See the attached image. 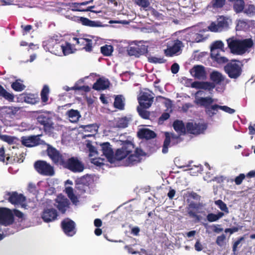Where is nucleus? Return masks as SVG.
Returning <instances> with one entry per match:
<instances>
[{"label": "nucleus", "instance_id": "13", "mask_svg": "<svg viewBox=\"0 0 255 255\" xmlns=\"http://www.w3.org/2000/svg\"><path fill=\"white\" fill-rule=\"evenodd\" d=\"M202 207L201 203H195L194 202H191L188 205L187 209V213L189 217L191 218L194 219L195 223L199 222L201 220V216L198 215L199 212V210Z\"/></svg>", "mask_w": 255, "mask_h": 255}, {"label": "nucleus", "instance_id": "45", "mask_svg": "<svg viewBox=\"0 0 255 255\" xmlns=\"http://www.w3.org/2000/svg\"><path fill=\"white\" fill-rule=\"evenodd\" d=\"M62 55L65 56L73 53L72 45L68 42L62 43Z\"/></svg>", "mask_w": 255, "mask_h": 255}, {"label": "nucleus", "instance_id": "60", "mask_svg": "<svg viewBox=\"0 0 255 255\" xmlns=\"http://www.w3.org/2000/svg\"><path fill=\"white\" fill-rule=\"evenodd\" d=\"M161 244L162 246L164 247L165 249H167L170 248V246H171V242L166 237H165L163 238Z\"/></svg>", "mask_w": 255, "mask_h": 255}, {"label": "nucleus", "instance_id": "31", "mask_svg": "<svg viewBox=\"0 0 255 255\" xmlns=\"http://www.w3.org/2000/svg\"><path fill=\"white\" fill-rule=\"evenodd\" d=\"M22 144L27 147H32L39 143V138L35 136L22 137Z\"/></svg>", "mask_w": 255, "mask_h": 255}, {"label": "nucleus", "instance_id": "37", "mask_svg": "<svg viewBox=\"0 0 255 255\" xmlns=\"http://www.w3.org/2000/svg\"><path fill=\"white\" fill-rule=\"evenodd\" d=\"M0 97H2L5 100L9 102L14 101V96L13 94L8 92L4 88L0 85Z\"/></svg>", "mask_w": 255, "mask_h": 255}, {"label": "nucleus", "instance_id": "17", "mask_svg": "<svg viewBox=\"0 0 255 255\" xmlns=\"http://www.w3.org/2000/svg\"><path fill=\"white\" fill-rule=\"evenodd\" d=\"M47 46L49 51L58 56L62 55V43L59 41L58 40L52 38L48 40Z\"/></svg>", "mask_w": 255, "mask_h": 255}, {"label": "nucleus", "instance_id": "4", "mask_svg": "<svg viewBox=\"0 0 255 255\" xmlns=\"http://www.w3.org/2000/svg\"><path fill=\"white\" fill-rule=\"evenodd\" d=\"M34 168L39 174L44 176H51L55 173L53 167L44 160L36 161L34 163Z\"/></svg>", "mask_w": 255, "mask_h": 255}, {"label": "nucleus", "instance_id": "49", "mask_svg": "<svg viewBox=\"0 0 255 255\" xmlns=\"http://www.w3.org/2000/svg\"><path fill=\"white\" fill-rule=\"evenodd\" d=\"M141 107H137V111L141 118L143 119H148L150 117V112Z\"/></svg>", "mask_w": 255, "mask_h": 255}, {"label": "nucleus", "instance_id": "39", "mask_svg": "<svg viewBox=\"0 0 255 255\" xmlns=\"http://www.w3.org/2000/svg\"><path fill=\"white\" fill-rule=\"evenodd\" d=\"M49 93V88L47 85H44L40 93L41 101L45 105L47 104L48 101V95Z\"/></svg>", "mask_w": 255, "mask_h": 255}, {"label": "nucleus", "instance_id": "15", "mask_svg": "<svg viewBox=\"0 0 255 255\" xmlns=\"http://www.w3.org/2000/svg\"><path fill=\"white\" fill-rule=\"evenodd\" d=\"M181 141L182 139L180 136L172 134L171 136L169 132H166L165 133V139L163 142L162 152L163 153H167L170 142L172 143V145H174L180 142Z\"/></svg>", "mask_w": 255, "mask_h": 255}, {"label": "nucleus", "instance_id": "61", "mask_svg": "<svg viewBox=\"0 0 255 255\" xmlns=\"http://www.w3.org/2000/svg\"><path fill=\"white\" fill-rule=\"evenodd\" d=\"M73 39L74 41H76V43L77 45H79L80 46H83L84 47L85 43L86 42L87 38L73 37Z\"/></svg>", "mask_w": 255, "mask_h": 255}, {"label": "nucleus", "instance_id": "29", "mask_svg": "<svg viewBox=\"0 0 255 255\" xmlns=\"http://www.w3.org/2000/svg\"><path fill=\"white\" fill-rule=\"evenodd\" d=\"M21 98L25 103L32 105H35L39 102L38 96L33 94L23 93L21 95Z\"/></svg>", "mask_w": 255, "mask_h": 255}, {"label": "nucleus", "instance_id": "18", "mask_svg": "<svg viewBox=\"0 0 255 255\" xmlns=\"http://www.w3.org/2000/svg\"><path fill=\"white\" fill-rule=\"evenodd\" d=\"M127 51L129 55L139 57L140 55L147 53L148 46L143 44L135 45L129 47Z\"/></svg>", "mask_w": 255, "mask_h": 255}, {"label": "nucleus", "instance_id": "1", "mask_svg": "<svg viewBox=\"0 0 255 255\" xmlns=\"http://www.w3.org/2000/svg\"><path fill=\"white\" fill-rule=\"evenodd\" d=\"M227 42L231 52L238 55L245 54L255 46V42L251 38L239 39L233 36L227 39Z\"/></svg>", "mask_w": 255, "mask_h": 255}, {"label": "nucleus", "instance_id": "30", "mask_svg": "<svg viewBox=\"0 0 255 255\" xmlns=\"http://www.w3.org/2000/svg\"><path fill=\"white\" fill-rule=\"evenodd\" d=\"M214 102V99L210 97H201L196 99L195 103L201 107L205 108V110L207 109Z\"/></svg>", "mask_w": 255, "mask_h": 255}, {"label": "nucleus", "instance_id": "55", "mask_svg": "<svg viewBox=\"0 0 255 255\" xmlns=\"http://www.w3.org/2000/svg\"><path fill=\"white\" fill-rule=\"evenodd\" d=\"M135 3L143 8H146L150 5V2L148 0H134Z\"/></svg>", "mask_w": 255, "mask_h": 255}, {"label": "nucleus", "instance_id": "46", "mask_svg": "<svg viewBox=\"0 0 255 255\" xmlns=\"http://www.w3.org/2000/svg\"><path fill=\"white\" fill-rule=\"evenodd\" d=\"M249 16H253L255 15V6L254 4H247L245 6L243 11Z\"/></svg>", "mask_w": 255, "mask_h": 255}, {"label": "nucleus", "instance_id": "28", "mask_svg": "<svg viewBox=\"0 0 255 255\" xmlns=\"http://www.w3.org/2000/svg\"><path fill=\"white\" fill-rule=\"evenodd\" d=\"M181 43L180 41L177 40L172 46H170L164 50V54L166 56L171 57L176 54L181 49L180 45Z\"/></svg>", "mask_w": 255, "mask_h": 255}, {"label": "nucleus", "instance_id": "2", "mask_svg": "<svg viewBox=\"0 0 255 255\" xmlns=\"http://www.w3.org/2000/svg\"><path fill=\"white\" fill-rule=\"evenodd\" d=\"M134 149V144L129 141H126L123 142L121 148H118L114 153L112 160L113 163L117 161H121L126 158Z\"/></svg>", "mask_w": 255, "mask_h": 255}, {"label": "nucleus", "instance_id": "24", "mask_svg": "<svg viewBox=\"0 0 255 255\" xmlns=\"http://www.w3.org/2000/svg\"><path fill=\"white\" fill-rule=\"evenodd\" d=\"M191 87L197 89H204L210 91L215 87V85L209 82L195 81L191 84Z\"/></svg>", "mask_w": 255, "mask_h": 255}, {"label": "nucleus", "instance_id": "38", "mask_svg": "<svg viewBox=\"0 0 255 255\" xmlns=\"http://www.w3.org/2000/svg\"><path fill=\"white\" fill-rule=\"evenodd\" d=\"M226 0H212L210 2L209 6L213 9H221L225 5Z\"/></svg>", "mask_w": 255, "mask_h": 255}, {"label": "nucleus", "instance_id": "58", "mask_svg": "<svg viewBox=\"0 0 255 255\" xmlns=\"http://www.w3.org/2000/svg\"><path fill=\"white\" fill-rule=\"evenodd\" d=\"M24 159V154L23 153H21L20 154H19L18 155L16 153L15 155L13 156V160L14 162L21 163L23 161Z\"/></svg>", "mask_w": 255, "mask_h": 255}, {"label": "nucleus", "instance_id": "19", "mask_svg": "<svg viewBox=\"0 0 255 255\" xmlns=\"http://www.w3.org/2000/svg\"><path fill=\"white\" fill-rule=\"evenodd\" d=\"M58 213L54 208H45L41 213V217L44 222L49 223L57 219Z\"/></svg>", "mask_w": 255, "mask_h": 255}, {"label": "nucleus", "instance_id": "5", "mask_svg": "<svg viewBox=\"0 0 255 255\" xmlns=\"http://www.w3.org/2000/svg\"><path fill=\"white\" fill-rule=\"evenodd\" d=\"M208 128L205 122H188L186 123L187 133L198 135L204 134Z\"/></svg>", "mask_w": 255, "mask_h": 255}, {"label": "nucleus", "instance_id": "57", "mask_svg": "<svg viewBox=\"0 0 255 255\" xmlns=\"http://www.w3.org/2000/svg\"><path fill=\"white\" fill-rule=\"evenodd\" d=\"M71 89L74 90H82L85 92H89L91 88L88 86H78L77 85H75L74 87L71 88Z\"/></svg>", "mask_w": 255, "mask_h": 255}, {"label": "nucleus", "instance_id": "51", "mask_svg": "<svg viewBox=\"0 0 255 255\" xmlns=\"http://www.w3.org/2000/svg\"><path fill=\"white\" fill-rule=\"evenodd\" d=\"M11 86V88L12 89H13L14 91H17V92L22 91L25 88V85H24L23 84L18 82L17 80L13 82L12 83Z\"/></svg>", "mask_w": 255, "mask_h": 255}, {"label": "nucleus", "instance_id": "44", "mask_svg": "<svg viewBox=\"0 0 255 255\" xmlns=\"http://www.w3.org/2000/svg\"><path fill=\"white\" fill-rule=\"evenodd\" d=\"M224 215V213L219 212L217 214L209 213L207 216V219L210 222H213L218 221Z\"/></svg>", "mask_w": 255, "mask_h": 255}, {"label": "nucleus", "instance_id": "64", "mask_svg": "<svg viewBox=\"0 0 255 255\" xmlns=\"http://www.w3.org/2000/svg\"><path fill=\"white\" fill-rule=\"evenodd\" d=\"M245 239L244 237H241L238 239V240L234 242L233 245V251L235 252L237 251V248L239 245L241 243L242 241H244Z\"/></svg>", "mask_w": 255, "mask_h": 255}, {"label": "nucleus", "instance_id": "47", "mask_svg": "<svg viewBox=\"0 0 255 255\" xmlns=\"http://www.w3.org/2000/svg\"><path fill=\"white\" fill-rule=\"evenodd\" d=\"M139 157H137L136 154L134 153L131 154L130 153L128 155V157L126 163L125 164L126 166H129L130 165H133L135 162H137L139 161Z\"/></svg>", "mask_w": 255, "mask_h": 255}, {"label": "nucleus", "instance_id": "6", "mask_svg": "<svg viewBox=\"0 0 255 255\" xmlns=\"http://www.w3.org/2000/svg\"><path fill=\"white\" fill-rule=\"evenodd\" d=\"M237 60H233L228 63L224 67V70L231 79H237L242 74V68L241 65L237 63Z\"/></svg>", "mask_w": 255, "mask_h": 255}, {"label": "nucleus", "instance_id": "3", "mask_svg": "<svg viewBox=\"0 0 255 255\" xmlns=\"http://www.w3.org/2000/svg\"><path fill=\"white\" fill-rule=\"evenodd\" d=\"M62 166L73 172H81L84 169V165L77 157H71L65 159Z\"/></svg>", "mask_w": 255, "mask_h": 255}, {"label": "nucleus", "instance_id": "40", "mask_svg": "<svg viewBox=\"0 0 255 255\" xmlns=\"http://www.w3.org/2000/svg\"><path fill=\"white\" fill-rule=\"evenodd\" d=\"M219 110H221V106L214 104L211 105L207 109L205 110V111L207 115L212 117L217 114Z\"/></svg>", "mask_w": 255, "mask_h": 255}, {"label": "nucleus", "instance_id": "50", "mask_svg": "<svg viewBox=\"0 0 255 255\" xmlns=\"http://www.w3.org/2000/svg\"><path fill=\"white\" fill-rule=\"evenodd\" d=\"M215 204L220 208V209L224 212L226 214H228L229 211L227 205L221 200H218L215 201Z\"/></svg>", "mask_w": 255, "mask_h": 255}, {"label": "nucleus", "instance_id": "25", "mask_svg": "<svg viewBox=\"0 0 255 255\" xmlns=\"http://www.w3.org/2000/svg\"><path fill=\"white\" fill-rule=\"evenodd\" d=\"M76 20L78 22L82 23L83 25L91 27H97L102 26L101 22L99 21L91 20L88 18L84 17H76Z\"/></svg>", "mask_w": 255, "mask_h": 255}, {"label": "nucleus", "instance_id": "56", "mask_svg": "<svg viewBox=\"0 0 255 255\" xmlns=\"http://www.w3.org/2000/svg\"><path fill=\"white\" fill-rule=\"evenodd\" d=\"M226 240V236L224 234H222L221 236L217 237L216 241V243L220 247H222L224 245Z\"/></svg>", "mask_w": 255, "mask_h": 255}, {"label": "nucleus", "instance_id": "53", "mask_svg": "<svg viewBox=\"0 0 255 255\" xmlns=\"http://www.w3.org/2000/svg\"><path fill=\"white\" fill-rule=\"evenodd\" d=\"M0 139L2 141L8 143L9 144H12L14 142L15 138L13 136L5 134L3 136H0Z\"/></svg>", "mask_w": 255, "mask_h": 255}, {"label": "nucleus", "instance_id": "14", "mask_svg": "<svg viewBox=\"0 0 255 255\" xmlns=\"http://www.w3.org/2000/svg\"><path fill=\"white\" fill-rule=\"evenodd\" d=\"M70 204L69 200L64 195L60 194L57 196L55 200L54 206L61 214H63L69 208Z\"/></svg>", "mask_w": 255, "mask_h": 255}, {"label": "nucleus", "instance_id": "7", "mask_svg": "<svg viewBox=\"0 0 255 255\" xmlns=\"http://www.w3.org/2000/svg\"><path fill=\"white\" fill-rule=\"evenodd\" d=\"M46 151L48 156L54 164L62 166L66 157L65 155L61 154L59 150L49 144Z\"/></svg>", "mask_w": 255, "mask_h": 255}, {"label": "nucleus", "instance_id": "12", "mask_svg": "<svg viewBox=\"0 0 255 255\" xmlns=\"http://www.w3.org/2000/svg\"><path fill=\"white\" fill-rule=\"evenodd\" d=\"M4 198L14 205H23L26 200L25 197L23 194H18L16 191L6 192Z\"/></svg>", "mask_w": 255, "mask_h": 255}, {"label": "nucleus", "instance_id": "23", "mask_svg": "<svg viewBox=\"0 0 255 255\" xmlns=\"http://www.w3.org/2000/svg\"><path fill=\"white\" fill-rule=\"evenodd\" d=\"M14 114L15 113L11 107H3L0 113V119L3 123H5L6 121H9V119H11Z\"/></svg>", "mask_w": 255, "mask_h": 255}, {"label": "nucleus", "instance_id": "34", "mask_svg": "<svg viewBox=\"0 0 255 255\" xmlns=\"http://www.w3.org/2000/svg\"><path fill=\"white\" fill-rule=\"evenodd\" d=\"M224 43L222 41H215L211 46V53L216 56L218 52H224Z\"/></svg>", "mask_w": 255, "mask_h": 255}, {"label": "nucleus", "instance_id": "32", "mask_svg": "<svg viewBox=\"0 0 255 255\" xmlns=\"http://www.w3.org/2000/svg\"><path fill=\"white\" fill-rule=\"evenodd\" d=\"M174 129L180 135H184L187 133L186 125H185L182 121L175 120L173 124Z\"/></svg>", "mask_w": 255, "mask_h": 255}, {"label": "nucleus", "instance_id": "8", "mask_svg": "<svg viewBox=\"0 0 255 255\" xmlns=\"http://www.w3.org/2000/svg\"><path fill=\"white\" fill-rule=\"evenodd\" d=\"M153 94L152 91L145 89L140 93L137 100L140 107L143 108H149L153 103Z\"/></svg>", "mask_w": 255, "mask_h": 255}, {"label": "nucleus", "instance_id": "11", "mask_svg": "<svg viewBox=\"0 0 255 255\" xmlns=\"http://www.w3.org/2000/svg\"><path fill=\"white\" fill-rule=\"evenodd\" d=\"M14 222L13 215L11 210L6 208L0 207V224L8 226Z\"/></svg>", "mask_w": 255, "mask_h": 255}, {"label": "nucleus", "instance_id": "43", "mask_svg": "<svg viewBox=\"0 0 255 255\" xmlns=\"http://www.w3.org/2000/svg\"><path fill=\"white\" fill-rule=\"evenodd\" d=\"M114 48L111 45H105L101 47V52L105 56H110L113 52Z\"/></svg>", "mask_w": 255, "mask_h": 255}, {"label": "nucleus", "instance_id": "20", "mask_svg": "<svg viewBox=\"0 0 255 255\" xmlns=\"http://www.w3.org/2000/svg\"><path fill=\"white\" fill-rule=\"evenodd\" d=\"M190 73L196 79L199 80H204L206 78V72L205 69L202 65H195L190 70Z\"/></svg>", "mask_w": 255, "mask_h": 255}, {"label": "nucleus", "instance_id": "26", "mask_svg": "<svg viewBox=\"0 0 255 255\" xmlns=\"http://www.w3.org/2000/svg\"><path fill=\"white\" fill-rule=\"evenodd\" d=\"M110 85V82L108 79L100 78L93 85V89L97 91L104 90L108 89Z\"/></svg>", "mask_w": 255, "mask_h": 255}, {"label": "nucleus", "instance_id": "22", "mask_svg": "<svg viewBox=\"0 0 255 255\" xmlns=\"http://www.w3.org/2000/svg\"><path fill=\"white\" fill-rule=\"evenodd\" d=\"M103 154L107 157L109 161L113 163L112 158H113L114 151L109 142H104L100 144Z\"/></svg>", "mask_w": 255, "mask_h": 255}, {"label": "nucleus", "instance_id": "59", "mask_svg": "<svg viewBox=\"0 0 255 255\" xmlns=\"http://www.w3.org/2000/svg\"><path fill=\"white\" fill-rule=\"evenodd\" d=\"M87 147L89 149L90 152V156H93L96 154H97V151L96 150L95 147L93 146L91 143L89 142L87 143Z\"/></svg>", "mask_w": 255, "mask_h": 255}, {"label": "nucleus", "instance_id": "42", "mask_svg": "<svg viewBox=\"0 0 255 255\" xmlns=\"http://www.w3.org/2000/svg\"><path fill=\"white\" fill-rule=\"evenodd\" d=\"M220 52H217L216 56L212 55V53H210L211 58L219 64L227 63L228 61V59L226 57L222 56Z\"/></svg>", "mask_w": 255, "mask_h": 255}, {"label": "nucleus", "instance_id": "27", "mask_svg": "<svg viewBox=\"0 0 255 255\" xmlns=\"http://www.w3.org/2000/svg\"><path fill=\"white\" fill-rule=\"evenodd\" d=\"M138 136L141 139H150L156 137V133L148 128H141L137 132Z\"/></svg>", "mask_w": 255, "mask_h": 255}, {"label": "nucleus", "instance_id": "16", "mask_svg": "<svg viewBox=\"0 0 255 255\" xmlns=\"http://www.w3.org/2000/svg\"><path fill=\"white\" fill-rule=\"evenodd\" d=\"M61 225L63 232L66 235L71 237L76 234V224L73 220L67 218L63 220Z\"/></svg>", "mask_w": 255, "mask_h": 255}, {"label": "nucleus", "instance_id": "21", "mask_svg": "<svg viewBox=\"0 0 255 255\" xmlns=\"http://www.w3.org/2000/svg\"><path fill=\"white\" fill-rule=\"evenodd\" d=\"M77 181L79 188H89L94 183V179L93 176L87 174L78 178Z\"/></svg>", "mask_w": 255, "mask_h": 255}, {"label": "nucleus", "instance_id": "41", "mask_svg": "<svg viewBox=\"0 0 255 255\" xmlns=\"http://www.w3.org/2000/svg\"><path fill=\"white\" fill-rule=\"evenodd\" d=\"M68 116L70 119V121L72 122H77L81 116L80 113L77 110L71 109L67 112Z\"/></svg>", "mask_w": 255, "mask_h": 255}, {"label": "nucleus", "instance_id": "33", "mask_svg": "<svg viewBox=\"0 0 255 255\" xmlns=\"http://www.w3.org/2000/svg\"><path fill=\"white\" fill-rule=\"evenodd\" d=\"M228 1L233 3V9L236 13H240L243 11L245 6L244 0H228Z\"/></svg>", "mask_w": 255, "mask_h": 255}, {"label": "nucleus", "instance_id": "62", "mask_svg": "<svg viewBox=\"0 0 255 255\" xmlns=\"http://www.w3.org/2000/svg\"><path fill=\"white\" fill-rule=\"evenodd\" d=\"M188 197L195 200L196 201H200L201 199V196L198 194L197 193L194 192L193 191L188 192Z\"/></svg>", "mask_w": 255, "mask_h": 255}, {"label": "nucleus", "instance_id": "52", "mask_svg": "<svg viewBox=\"0 0 255 255\" xmlns=\"http://www.w3.org/2000/svg\"><path fill=\"white\" fill-rule=\"evenodd\" d=\"M148 61L150 63L155 64L157 63H164L166 60L163 58V57H157L155 56H151L148 58Z\"/></svg>", "mask_w": 255, "mask_h": 255}, {"label": "nucleus", "instance_id": "36", "mask_svg": "<svg viewBox=\"0 0 255 255\" xmlns=\"http://www.w3.org/2000/svg\"><path fill=\"white\" fill-rule=\"evenodd\" d=\"M125 99L122 95L116 96L114 103V107L120 110H123L125 108Z\"/></svg>", "mask_w": 255, "mask_h": 255}, {"label": "nucleus", "instance_id": "54", "mask_svg": "<svg viewBox=\"0 0 255 255\" xmlns=\"http://www.w3.org/2000/svg\"><path fill=\"white\" fill-rule=\"evenodd\" d=\"M92 40L87 38L86 42L85 43L84 46L83 47V49L87 52H90L92 51Z\"/></svg>", "mask_w": 255, "mask_h": 255}, {"label": "nucleus", "instance_id": "35", "mask_svg": "<svg viewBox=\"0 0 255 255\" xmlns=\"http://www.w3.org/2000/svg\"><path fill=\"white\" fill-rule=\"evenodd\" d=\"M210 79L214 83L220 84L225 80V76L218 71H213L210 74Z\"/></svg>", "mask_w": 255, "mask_h": 255}, {"label": "nucleus", "instance_id": "9", "mask_svg": "<svg viewBox=\"0 0 255 255\" xmlns=\"http://www.w3.org/2000/svg\"><path fill=\"white\" fill-rule=\"evenodd\" d=\"M37 121L39 124L43 126L45 132L50 133L54 129L53 123L52 118L47 113H42L37 117Z\"/></svg>", "mask_w": 255, "mask_h": 255}, {"label": "nucleus", "instance_id": "10", "mask_svg": "<svg viewBox=\"0 0 255 255\" xmlns=\"http://www.w3.org/2000/svg\"><path fill=\"white\" fill-rule=\"evenodd\" d=\"M228 18L224 16H220L217 20L216 23L212 22L209 26V29L212 32L221 31L229 26Z\"/></svg>", "mask_w": 255, "mask_h": 255}, {"label": "nucleus", "instance_id": "63", "mask_svg": "<svg viewBox=\"0 0 255 255\" xmlns=\"http://www.w3.org/2000/svg\"><path fill=\"white\" fill-rule=\"evenodd\" d=\"M245 174L243 173H241L239 176H237L235 179V182L236 184L238 185H240L242 183L243 180L245 179Z\"/></svg>", "mask_w": 255, "mask_h": 255}, {"label": "nucleus", "instance_id": "48", "mask_svg": "<svg viewBox=\"0 0 255 255\" xmlns=\"http://www.w3.org/2000/svg\"><path fill=\"white\" fill-rule=\"evenodd\" d=\"M128 125V120L127 117L119 118L116 123V127L119 128H125Z\"/></svg>", "mask_w": 255, "mask_h": 255}]
</instances>
